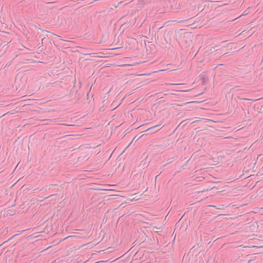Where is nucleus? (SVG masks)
Here are the masks:
<instances>
[{
    "instance_id": "f257e3e1",
    "label": "nucleus",
    "mask_w": 263,
    "mask_h": 263,
    "mask_svg": "<svg viewBox=\"0 0 263 263\" xmlns=\"http://www.w3.org/2000/svg\"><path fill=\"white\" fill-rule=\"evenodd\" d=\"M160 125H156V126H154L153 127H152L151 128H149L148 129H153V128H155L156 127H157L158 126H159Z\"/></svg>"
},
{
    "instance_id": "f03ea898",
    "label": "nucleus",
    "mask_w": 263,
    "mask_h": 263,
    "mask_svg": "<svg viewBox=\"0 0 263 263\" xmlns=\"http://www.w3.org/2000/svg\"><path fill=\"white\" fill-rule=\"evenodd\" d=\"M210 206H212V207H214V208H216V209H220L221 208H217L216 206L215 205H210Z\"/></svg>"
},
{
    "instance_id": "7ed1b4c3",
    "label": "nucleus",
    "mask_w": 263,
    "mask_h": 263,
    "mask_svg": "<svg viewBox=\"0 0 263 263\" xmlns=\"http://www.w3.org/2000/svg\"><path fill=\"white\" fill-rule=\"evenodd\" d=\"M186 21H185V20H182V21H180L179 22V23H184V22H186Z\"/></svg>"
}]
</instances>
